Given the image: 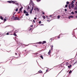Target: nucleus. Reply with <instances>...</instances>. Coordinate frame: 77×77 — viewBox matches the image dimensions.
Listing matches in <instances>:
<instances>
[{
  "label": "nucleus",
  "instance_id": "nucleus-25",
  "mask_svg": "<svg viewBox=\"0 0 77 77\" xmlns=\"http://www.w3.org/2000/svg\"><path fill=\"white\" fill-rule=\"evenodd\" d=\"M40 57L41 58H42V59H43L44 58H43V57L42 56H40Z\"/></svg>",
  "mask_w": 77,
  "mask_h": 77
},
{
  "label": "nucleus",
  "instance_id": "nucleus-63",
  "mask_svg": "<svg viewBox=\"0 0 77 77\" xmlns=\"http://www.w3.org/2000/svg\"><path fill=\"white\" fill-rule=\"evenodd\" d=\"M35 47H38V46H37V45H35Z\"/></svg>",
  "mask_w": 77,
  "mask_h": 77
},
{
  "label": "nucleus",
  "instance_id": "nucleus-51",
  "mask_svg": "<svg viewBox=\"0 0 77 77\" xmlns=\"http://www.w3.org/2000/svg\"><path fill=\"white\" fill-rule=\"evenodd\" d=\"M37 18L36 17H35L34 19V20H36V19Z\"/></svg>",
  "mask_w": 77,
  "mask_h": 77
},
{
  "label": "nucleus",
  "instance_id": "nucleus-38",
  "mask_svg": "<svg viewBox=\"0 0 77 77\" xmlns=\"http://www.w3.org/2000/svg\"><path fill=\"white\" fill-rule=\"evenodd\" d=\"M64 11H65V12H66V11H67V10L66 9H64Z\"/></svg>",
  "mask_w": 77,
  "mask_h": 77
},
{
  "label": "nucleus",
  "instance_id": "nucleus-30",
  "mask_svg": "<svg viewBox=\"0 0 77 77\" xmlns=\"http://www.w3.org/2000/svg\"><path fill=\"white\" fill-rule=\"evenodd\" d=\"M18 8H16V9L15 10V11L16 12H17V11H18Z\"/></svg>",
  "mask_w": 77,
  "mask_h": 77
},
{
  "label": "nucleus",
  "instance_id": "nucleus-3",
  "mask_svg": "<svg viewBox=\"0 0 77 77\" xmlns=\"http://www.w3.org/2000/svg\"><path fill=\"white\" fill-rule=\"evenodd\" d=\"M11 2L13 4H15V3H16V2H17V1H12Z\"/></svg>",
  "mask_w": 77,
  "mask_h": 77
},
{
  "label": "nucleus",
  "instance_id": "nucleus-31",
  "mask_svg": "<svg viewBox=\"0 0 77 77\" xmlns=\"http://www.w3.org/2000/svg\"><path fill=\"white\" fill-rule=\"evenodd\" d=\"M41 0H37V2H40Z\"/></svg>",
  "mask_w": 77,
  "mask_h": 77
},
{
  "label": "nucleus",
  "instance_id": "nucleus-54",
  "mask_svg": "<svg viewBox=\"0 0 77 77\" xmlns=\"http://www.w3.org/2000/svg\"><path fill=\"white\" fill-rule=\"evenodd\" d=\"M49 17H52V15H50Z\"/></svg>",
  "mask_w": 77,
  "mask_h": 77
},
{
  "label": "nucleus",
  "instance_id": "nucleus-55",
  "mask_svg": "<svg viewBox=\"0 0 77 77\" xmlns=\"http://www.w3.org/2000/svg\"><path fill=\"white\" fill-rule=\"evenodd\" d=\"M28 13H29V12H28L27 11H26V14H28Z\"/></svg>",
  "mask_w": 77,
  "mask_h": 77
},
{
  "label": "nucleus",
  "instance_id": "nucleus-27",
  "mask_svg": "<svg viewBox=\"0 0 77 77\" xmlns=\"http://www.w3.org/2000/svg\"><path fill=\"white\" fill-rule=\"evenodd\" d=\"M68 62H67L66 63V66H68Z\"/></svg>",
  "mask_w": 77,
  "mask_h": 77
},
{
  "label": "nucleus",
  "instance_id": "nucleus-13",
  "mask_svg": "<svg viewBox=\"0 0 77 77\" xmlns=\"http://www.w3.org/2000/svg\"><path fill=\"white\" fill-rule=\"evenodd\" d=\"M75 10H77V6H75L74 7Z\"/></svg>",
  "mask_w": 77,
  "mask_h": 77
},
{
  "label": "nucleus",
  "instance_id": "nucleus-36",
  "mask_svg": "<svg viewBox=\"0 0 77 77\" xmlns=\"http://www.w3.org/2000/svg\"><path fill=\"white\" fill-rule=\"evenodd\" d=\"M4 21H6V19H4Z\"/></svg>",
  "mask_w": 77,
  "mask_h": 77
},
{
  "label": "nucleus",
  "instance_id": "nucleus-14",
  "mask_svg": "<svg viewBox=\"0 0 77 77\" xmlns=\"http://www.w3.org/2000/svg\"><path fill=\"white\" fill-rule=\"evenodd\" d=\"M32 11H33V10H32V9H31L30 10V14H31L32 13Z\"/></svg>",
  "mask_w": 77,
  "mask_h": 77
},
{
  "label": "nucleus",
  "instance_id": "nucleus-58",
  "mask_svg": "<svg viewBox=\"0 0 77 77\" xmlns=\"http://www.w3.org/2000/svg\"><path fill=\"white\" fill-rule=\"evenodd\" d=\"M46 18H47V19H48V16H46Z\"/></svg>",
  "mask_w": 77,
  "mask_h": 77
},
{
  "label": "nucleus",
  "instance_id": "nucleus-57",
  "mask_svg": "<svg viewBox=\"0 0 77 77\" xmlns=\"http://www.w3.org/2000/svg\"><path fill=\"white\" fill-rule=\"evenodd\" d=\"M15 55H17V53H15Z\"/></svg>",
  "mask_w": 77,
  "mask_h": 77
},
{
  "label": "nucleus",
  "instance_id": "nucleus-35",
  "mask_svg": "<svg viewBox=\"0 0 77 77\" xmlns=\"http://www.w3.org/2000/svg\"><path fill=\"white\" fill-rule=\"evenodd\" d=\"M77 63V61H76L74 64L73 65H75V63Z\"/></svg>",
  "mask_w": 77,
  "mask_h": 77
},
{
  "label": "nucleus",
  "instance_id": "nucleus-22",
  "mask_svg": "<svg viewBox=\"0 0 77 77\" xmlns=\"http://www.w3.org/2000/svg\"><path fill=\"white\" fill-rule=\"evenodd\" d=\"M42 17L44 19H45V16H42Z\"/></svg>",
  "mask_w": 77,
  "mask_h": 77
},
{
  "label": "nucleus",
  "instance_id": "nucleus-45",
  "mask_svg": "<svg viewBox=\"0 0 77 77\" xmlns=\"http://www.w3.org/2000/svg\"><path fill=\"white\" fill-rule=\"evenodd\" d=\"M34 54L37 55V54H38V53H35Z\"/></svg>",
  "mask_w": 77,
  "mask_h": 77
},
{
  "label": "nucleus",
  "instance_id": "nucleus-7",
  "mask_svg": "<svg viewBox=\"0 0 77 77\" xmlns=\"http://www.w3.org/2000/svg\"><path fill=\"white\" fill-rule=\"evenodd\" d=\"M71 5H72V6H71V8H74V4H71Z\"/></svg>",
  "mask_w": 77,
  "mask_h": 77
},
{
  "label": "nucleus",
  "instance_id": "nucleus-50",
  "mask_svg": "<svg viewBox=\"0 0 77 77\" xmlns=\"http://www.w3.org/2000/svg\"><path fill=\"white\" fill-rule=\"evenodd\" d=\"M40 26H44V24H41L40 25Z\"/></svg>",
  "mask_w": 77,
  "mask_h": 77
},
{
  "label": "nucleus",
  "instance_id": "nucleus-40",
  "mask_svg": "<svg viewBox=\"0 0 77 77\" xmlns=\"http://www.w3.org/2000/svg\"><path fill=\"white\" fill-rule=\"evenodd\" d=\"M39 24H41V21H40L39 22Z\"/></svg>",
  "mask_w": 77,
  "mask_h": 77
},
{
  "label": "nucleus",
  "instance_id": "nucleus-1",
  "mask_svg": "<svg viewBox=\"0 0 77 77\" xmlns=\"http://www.w3.org/2000/svg\"><path fill=\"white\" fill-rule=\"evenodd\" d=\"M29 5H32V10H33V8H34V6L35 5H34L33 2L32 0H30V1L29 2Z\"/></svg>",
  "mask_w": 77,
  "mask_h": 77
},
{
  "label": "nucleus",
  "instance_id": "nucleus-37",
  "mask_svg": "<svg viewBox=\"0 0 77 77\" xmlns=\"http://www.w3.org/2000/svg\"><path fill=\"white\" fill-rule=\"evenodd\" d=\"M71 13L72 14H74V12L73 11Z\"/></svg>",
  "mask_w": 77,
  "mask_h": 77
},
{
  "label": "nucleus",
  "instance_id": "nucleus-28",
  "mask_svg": "<svg viewBox=\"0 0 77 77\" xmlns=\"http://www.w3.org/2000/svg\"><path fill=\"white\" fill-rule=\"evenodd\" d=\"M24 14H26V10H24L23 11Z\"/></svg>",
  "mask_w": 77,
  "mask_h": 77
},
{
  "label": "nucleus",
  "instance_id": "nucleus-52",
  "mask_svg": "<svg viewBox=\"0 0 77 77\" xmlns=\"http://www.w3.org/2000/svg\"><path fill=\"white\" fill-rule=\"evenodd\" d=\"M30 27H33V25H31Z\"/></svg>",
  "mask_w": 77,
  "mask_h": 77
},
{
  "label": "nucleus",
  "instance_id": "nucleus-18",
  "mask_svg": "<svg viewBox=\"0 0 77 77\" xmlns=\"http://www.w3.org/2000/svg\"><path fill=\"white\" fill-rule=\"evenodd\" d=\"M38 72H39L40 73H42V71L41 70H40V71Z\"/></svg>",
  "mask_w": 77,
  "mask_h": 77
},
{
  "label": "nucleus",
  "instance_id": "nucleus-2",
  "mask_svg": "<svg viewBox=\"0 0 77 77\" xmlns=\"http://www.w3.org/2000/svg\"><path fill=\"white\" fill-rule=\"evenodd\" d=\"M74 18V16H70L68 17L69 19H71V18Z\"/></svg>",
  "mask_w": 77,
  "mask_h": 77
},
{
  "label": "nucleus",
  "instance_id": "nucleus-26",
  "mask_svg": "<svg viewBox=\"0 0 77 77\" xmlns=\"http://www.w3.org/2000/svg\"><path fill=\"white\" fill-rule=\"evenodd\" d=\"M18 32V30H17L15 31V33H17Z\"/></svg>",
  "mask_w": 77,
  "mask_h": 77
},
{
  "label": "nucleus",
  "instance_id": "nucleus-56",
  "mask_svg": "<svg viewBox=\"0 0 77 77\" xmlns=\"http://www.w3.org/2000/svg\"><path fill=\"white\" fill-rule=\"evenodd\" d=\"M62 34H60V35H60H62Z\"/></svg>",
  "mask_w": 77,
  "mask_h": 77
},
{
  "label": "nucleus",
  "instance_id": "nucleus-42",
  "mask_svg": "<svg viewBox=\"0 0 77 77\" xmlns=\"http://www.w3.org/2000/svg\"><path fill=\"white\" fill-rule=\"evenodd\" d=\"M5 34L4 33L2 34V36H5Z\"/></svg>",
  "mask_w": 77,
  "mask_h": 77
},
{
  "label": "nucleus",
  "instance_id": "nucleus-59",
  "mask_svg": "<svg viewBox=\"0 0 77 77\" xmlns=\"http://www.w3.org/2000/svg\"><path fill=\"white\" fill-rule=\"evenodd\" d=\"M48 69H47L46 70V72H47V71H48Z\"/></svg>",
  "mask_w": 77,
  "mask_h": 77
},
{
  "label": "nucleus",
  "instance_id": "nucleus-33",
  "mask_svg": "<svg viewBox=\"0 0 77 77\" xmlns=\"http://www.w3.org/2000/svg\"><path fill=\"white\" fill-rule=\"evenodd\" d=\"M72 72V71H71V70H70L69 72V74H70V73H71Z\"/></svg>",
  "mask_w": 77,
  "mask_h": 77
},
{
  "label": "nucleus",
  "instance_id": "nucleus-5",
  "mask_svg": "<svg viewBox=\"0 0 77 77\" xmlns=\"http://www.w3.org/2000/svg\"><path fill=\"white\" fill-rule=\"evenodd\" d=\"M75 2V0L73 1L71 3L70 5H72V4H74V3Z\"/></svg>",
  "mask_w": 77,
  "mask_h": 77
},
{
  "label": "nucleus",
  "instance_id": "nucleus-44",
  "mask_svg": "<svg viewBox=\"0 0 77 77\" xmlns=\"http://www.w3.org/2000/svg\"><path fill=\"white\" fill-rule=\"evenodd\" d=\"M9 32H8L6 34L7 35H9Z\"/></svg>",
  "mask_w": 77,
  "mask_h": 77
},
{
  "label": "nucleus",
  "instance_id": "nucleus-47",
  "mask_svg": "<svg viewBox=\"0 0 77 77\" xmlns=\"http://www.w3.org/2000/svg\"><path fill=\"white\" fill-rule=\"evenodd\" d=\"M75 12L76 13V14H77V11H75Z\"/></svg>",
  "mask_w": 77,
  "mask_h": 77
},
{
  "label": "nucleus",
  "instance_id": "nucleus-15",
  "mask_svg": "<svg viewBox=\"0 0 77 77\" xmlns=\"http://www.w3.org/2000/svg\"><path fill=\"white\" fill-rule=\"evenodd\" d=\"M60 16L58 15L57 16V18H58V19H59V18H60Z\"/></svg>",
  "mask_w": 77,
  "mask_h": 77
},
{
  "label": "nucleus",
  "instance_id": "nucleus-6",
  "mask_svg": "<svg viewBox=\"0 0 77 77\" xmlns=\"http://www.w3.org/2000/svg\"><path fill=\"white\" fill-rule=\"evenodd\" d=\"M23 8V7H22L19 9L20 11V12H21L22 11V9Z\"/></svg>",
  "mask_w": 77,
  "mask_h": 77
},
{
  "label": "nucleus",
  "instance_id": "nucleus-41",
  "mask_svg": "<svg viewBox=\"0 0 77 77\" xmlns=\"http://www.w3.org/2000/svg\"><path fill=\"white\" fill-rule=\"evenodd\" d=\"M42 14H43L44 15V14H45V13H44V12L43 11H42Z\"/></svg>",
  "mask_w": 77,
  "mask_h": 77
},
{
  "label": "nucleus",
  "instance_id": "nucleus-8",
  "mask_svg": "<svg viewBox=\"0 0 77 77\" xmlns=\"http://www.w3.org/2000/svg\"><path fill=\"white\" fill-rule=\"evenodd\" d=\"M15 4L17 6H18L19 5V4H18V3L17 2H16V3H15Z\"/></svg>",
  "mask_w": 77,
  "mask_h": 77
},
{
  "label": "nucleus",
  "instance_id": "nucleus-29",
  "mask_svg": "<svg viewBox=\"0 0 77 77\" xmlns=\"http://www.w3.org/2000/svg\"><path fill=\"white\" fill-rule=\"evenodd\" d=\"M29 14L28 13H26V16H28V15H29Z\"/></svg>",
  "mask_w": 77,
  "mask_h": 77
},
{
  "label": "nucleus",
  "instance_id": "nucleus-4",
  "mask_svg": "<svg viewBox=\"0 0 77 77\" xmlns=\"http://www.w3.org/2000/svg\"><path fill=\"white\" fill-rule=\"evenodd\" d=\"M14 20H20V18H19L18 17H16L14 18Z\"/></svg>",
  "mask_w": 77,
  "mask_h": 77
},
{
  "label": "nucleus",
  "instance_id": "nucleus-12",
  "mask_svg": "<svg viewBox=\"0 0 77 77\" xmlns=\"http://www.w3.org/2000/svg\"><path fill=\"white\" fill-rule=\"evenodd\" d=\"M34 10L35 11H36V10H38V8H35L34 9Z\"/></svg>",
  "mask_w": 77,
  "mask_h": 77
},
{
  "label": "nucleus",
  "instance_id": "nucleus-48",
  "mask_svg": "<svg viewBox=\"0 0 77 77\" xmlns=\"http://www.w3.org/2000/svg\"><path fill=\"white\" fill-rule=\"evenodd\" d=\"M47 21H49V22H50V21H51V20H47Z\"/></svg>",
  "mask_w": 77,
  "mask_h": 77
},
{
  "label": "nucleus",
  "instance_id": "nucleus-16",
  "mask_svg": "<svg viewBox=\"0 0 77 77\" xmlns=\"http://www.w3.org/2000/svg\"><path fill=\"white\" fill-rule=\"evenodd\" d=\"M69 9H71V7L70 6V5H69Z\"/></svg>",
  "mask_w": 77,
  "mask_h": 77
},
{
  "label": "nucleus",
  "instance_id": "nucleus-61",
  "mask_svg": "<svg viewBox=\"0 0 77 77\" xmlns=\"http://www.w3.org/2000/svg\"><path fill=\"white\" fill-rule=\"evenodd\" d=\"M19 55V56L20 57V54H18Z\"/></svg>",
  "mask_w": 77,
  "mask_h": 77
},
{
  "label": "nucleus",
  "instance_id": "nucleus-53",
  "mask_svg": "<svg viewBox=\"0 0 77 77\" xmlns=\"http://www.w3.org/2000/svg\"><path fill=\"white\" fill-rule=\"evenodd\" d=\"M49 52H50V53L51 52V50H50V49L49 50Z\"/></svg>",
  "mask_w": 77,
  "mask_h": 77
},
{
  "label": "nucleus",
  "instance_id": "nucleus-60",
  "mask_svg": "<svg viewBox=\"0 0 77 77\" xmlns=\"http://www.w3.org/2000/svg\"><path fill=\"white\" fill-rule=\"evenodd\" d=\"M58 39H59V38H60V37H58Z\"/></svg>",
  "mask_w": 77,
  "mask_h": 77
},
{
  "label": "nucleus",
  "instance_id": "nucleus-39",
  "mask_svg": "<svg viewBox=\"0 0 77 77\" xmlns=\"http://www.w3.org/2000/svg\"><path fill=\"white\" fill-rule=\"evenodd\" d=\"M48 54L49 55H50V52H48Z\"/></svg>",
  "mask_w": 77,
  "mask_h": 77
},
{
  "label": "nucleus",
  "instance_id": "nucleus-49",
  "mask_svg": "<svg viewBox=\"0 0 77 77\" xmlns=\"http://www.w3.org/2000/svg\"><path fill=\"white\" fill-rule=\"evenodd\" d=\"M51 48H53V45H51Z\"/></svg>",
  "mask_w": 77,
  "mask_h": 77
},
{
  "label": "nucleus",
  "instance_id": "nucleus-9",
  "mask_svg": "<svg viewBox=\"0 0 77 77\" xmlns=\"http://www.w3.org/2000/svg\"><path fill=\"white\" fill-rule=\"evenodd\" d=\"M12 0L11 1H9L7 2L8 3H12Z\"/></svg>",
  "mask_w": 77,
  "mask_h": 77
},
{
  "label": "nucleus",
  "instance_id": "nucleus-19",
  "mask_svg": "<svg viewBox=\"0 0 77 77\" xmlns=\"http://www.w3.org/2000/svg\"><path fill=\"white\" fill-rule=\"evenodd\" d=\"M14 36H17V34H16V33L15 32H14Z\"/></svg>",
  "mask_w": 77,
  "mask_h": 77
},
{
  "label": "nucleus",
  "instance_id": "nucleus-46",
  "mask_svg": "<svg viewBox=\"0 0 77 77\" xmlns=\"http://www.w3.org/2000/svg\"><path fill=\"white\" fill-rule=\"evenodd\" d=\"M50 18L48 17V18L47 19H48V20H50Z\"/></svg>",
  "mask_w": 77,
  "mask_h": 77
},
{
  "label": "nucleus",
  "instance_id": "nucleus-21",
  "mask_svg": "<svg viewBox=\"0 0 77 77\" xmlns=\"http://www.w3.org/2000/svg\"><path fill=\"white\" fill-rule=\"evenodd\" d=\"M17 44H19V45H21V44L20 43V42H18Z\"/></svg>",
  "mask_w": 77,
  "mask_h": 77
},
{
  "label": "nucleus",
  "instance_id": "nucleus-43",
  "mask_svg": "<svg viewBox=\"0 0 77 77\" xmlns=\"http://www.w3.org/2000/svg\"><path fill=\"white\" fill-rule=\"evenodd\" d=\"M33 22L34 23H35V20H33Z\"/></svg>",
  "mask_w": 77,
  "mask_h": 77
},
{
  "label": "nucleus",
  "instance_id": "nucleus-17",
  "mask_svg": "<svg viewBox=\"0 0 77 77\" xmlns=\"http://www.w3.org/2000/svg\"><path fill=\"white\" fill-rule=\"evenodd\" d=\"M0 18V19H1V20H3V18L2 16H1Z\"/></svg>",
  "mask_w": 77,
  "mask_h": 77
},
{
  "label": "nucleus",
  "instance_id": "nucleus-24",
  "mask_svg": "<svg viewBox=\"0 0 77 77\" xmlns=\"http://www.w3.org/2000/svg\"><path fill=\"white\" fill-rule=\"evenodd\" d=\"M68 4H69V2H66V4L68 5Z\"/></svg>",
  "mask_w": 77,
  "mask_h": 77
},
{
  "label": "nucleus",
  "instance_id": "nucleus-20",
  "mask_svg": "<svg viewBox=\"0 0 77 77\" xmlns=\"http://www.w3.org/2000/svg\"><path fill=\"white\" fill-rule=\"evenodd\" d=\"M38 44H42V42H38Z\"/></svg>",
  "mask_w": 77,
  "mask_h": 77
},
{
  "label": "nucleus",
  "instance_id": "nucleus-10",
  "mask_svg": "<svg viewBox=\"0 0 77 77\" xmlns=\"http://www.w3.org/2000/svg\"><path fill=\"white\" fill-rule=\"evenodd\" d=\"M47 42H46V41H44L42 43V44H46Z\"/></svg>",
  "mask_w": 77,
  "mask_h": 77
},
{
  "label": "nucleus",
  "instance_id": "nucleus-34",
  "mask_svg": "<svg viewBox=\"0 0 77 77\" xmlns=\"http://www.w3.org/2000/svg\"><path fill=\"white\" fill-rule=\"evenodd\" d=\"M68 7V5H65V8H67Z\"/></svg>",
  "mask_w": 77,
  "mask_h": 77
},
{
  "label": "nucleus",
  "instance_id": "nucleus-62",
  "mask_svg": "<svg viewBox=\"0 0 77 77\" xmlns=\"http://www.w3.org/2000/svg\"><path fill=\"white\" fill-rule=\"evenodd\" d=\"M18 14H20V12L19 11V12H18Z\"/></svg>",
  "mask_w": 77,
  "mask_h": 77
},
{
  "label": "nucleus",
  "instance_id": "nucleus-32",
  "mask_svg": "<svg viewBox=\"0 0 77 77\" xmlns=\"http://www.w3.org/2000/svg\"><path fill=\"white\" fill-rule=\"evenodd\" d=\"M30 9V7L29 6H28L27 7V9Z\"/></svg>",
  "mask_w": 77,
  "mask_h": 77
},
{
  "label": "nucleus",
  "instance_id": "nucleus-23",
  "mask_svg": "<svg viewBox=\"0 0 77 77\" xmlns=\"http://www.w3.org/2000/svg\"><path fill=\"white\" fill-rule=\"evenodd\" d=\"M72 35H74V32H73L72 33Z\"/></svg>",
  "mask_w": 77,
  "mask_h": 77
},
{
  "label": "nucleus",
  "instance_id": "nucleus-11",
  "mask_svg": "<svg viewBox=\"0 0 77 77\" xmlns=\"http://www.w3.org/2000/svg\"><path fill=\"white\" fill-rule=\"evenodd\" d=\"M71 66H72V65H70V66H68V68H71Z\"/></svg>",
  "mask_w": 77,
  "mask_h": 77
},
{
  "label": "nucleus",
  "instance_id": "nucleus-64",
  "mask_svg": "<svg viewBox=\"0 0 77 77\" xmlns=\"http://www.w3.org/2000/svg\"><path fill=\"white\" fill-rule=\"evenodd\" d=\"M76 17L77 18V16H76Z\"/></svg>",
  "mask_w": 77,
  "mask_h": 77
}]
</instances>
